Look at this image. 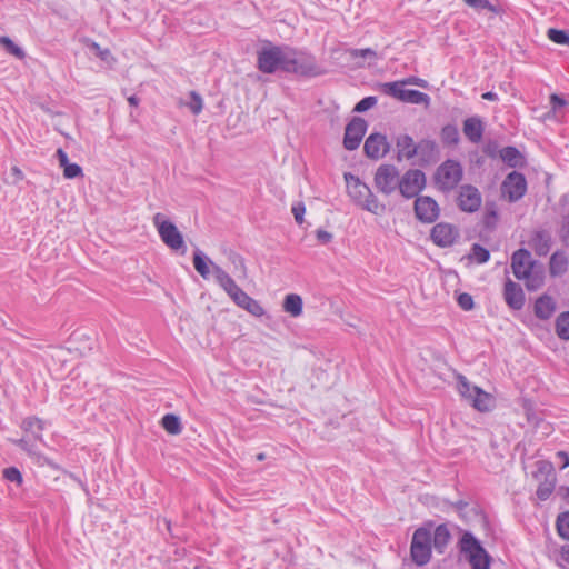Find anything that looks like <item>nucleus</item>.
Here are the masks:
<instances>
[{"label":"nucleus","instance_id":"1","mask_svg":"<svg viewBox=\"0 0 569 569\" xmlns=\"http://www.w3.org/2000/svg\"><path fill=\"white\" fill-rule=\"evenodd\" d=\"M283 72L301 78H315L325 74L326 69L309 51L288 46Z\"/></svg>","mask_w":569,"mask_h":569},{"label":"nucleus","instance_id":"2","mask_svg":"<svg viewBox=\"0 0 569 569\" xmlns=\"http://www.w3.org/2000/svg\"><path fill=\"white\" fill-rule=\"evenodd\" d=\"M511 269L515 277L526 281L528 290H537L543 282L542 271L527 249H518L511 257Z\"/></svg>","mask_w":569,"mask_h":569},{"label":"nucleus","instance_id":"3","mask_svg":"<svg viewBox=\"0 0 569 569\" xmlns=\"http://www.w3.org/2000/svg\"><path fill=\"white\" fill-rule=\"evenodd\" d=\"M345 180L348 194L356 204L373 214L379 216L385 212V204L378 200L368 184L352 173H346Z\"/></svg>","mask_w":569,"mask_h":569},{"label":"nucleus","instance_id":"4","mask_svg":"<svg viewBox=\"0 0 569 569\" xmlns=\"http://www.w3.org/2000/svg\"><path fill=\"white\" fill-rule=\"evenodd\" d=\"M458 547L472 569H490V556L470 531H462Z\"/></svg>","mask_w":569,"mask_h":569},{"label":"nucleus","instance_id":"5","mask_svg":"<svg viewBox=\"0 0 569 569\" xmlns=\"http://www.w3.org/2000/svg\"><path fill=\"white\" fill-rule=\"evenodd\" d=\"M288 46H276L268 42L257 52V67L258 69L268 74L282 71L284 69V61L287 59Z\"/></svg>","mask_w":569,"mask_h":569},{"label":"nucleus","instance_id":"6","mask_svg":"<svg viewBox=\"0 0 569 569\" xmlns=\"http://www.w3.org/2000/svg\"><path fill=\"white\" fill-rule=\"evenodd\" d=\"M432 546L431 530L426 527L416 529L410 546L412 561L419 567L427 565L431 559Z\"/></svg>","mask_w":569,"mask_h":569},{"label":"nucleus","instance_id":"7","mask_svg":"<svg viewBox=\"0 0 569 569\" xmlns=\"http://www.w3.org/2000/svg\"><path fill=\"white\" fill-rule=\"evenodd\" d=\"M463 169L459 161L448 159L436 170L435 182L442 191L453 190L462 180Z\"/></svg>","mask_w":569,"mask_h":569},{"label":"nucleus","instance_id":"8","mask_svg":"<svg viewBox=\"0 0 569 569\" xmlns=\"http://www.w3.org/2000/svg\"><path fill=\"white\" fill-rule=\"evenodd\" d=\"M426 187V176L419 169H409L401 177L399 176L398 190L406 199L415 198Z\"/></svg>","mask_w":569,"mask_h":569},{"label":"nucleus","instance_id":"9","mask_svg":"<svg viewBox=\"0 0 569 569\" xmlns=\"http://www.w3.org/2000/svg\"><path fill=\"white\" fill-rule=\"evenodd\" d=\"M373 182L379 192L389 196L398 188L399 170L393 164H380L376 170Z\"/></svg>","mask_w":569,"mask_h":569},{"label":"nucleus","instance_id":"10","mask_svg":"<svg viewBox=\"0 0 569 569\" xmlns=\"http://www.w3.org/2000/svg\"><path fill=\"white\" fill-rule=\"evenodd\" d=\"M383 93L393 97L402 102L413 104H426L430 102V97L421 91L405 89L400 83L386 82L381 86Z\"/></svg>","mask_w":569,"mask_h":569},{"label":"nucleus","instance_id":"11","mask_svg":"<svg viewBox=\"0 0 569 569\" xmlns=\"http://www.w3.org/2000/svg\"><path fill=\"white\" fill-rule=\"evenodd\" d=\"M527 191V181L522 173L512 171L501 184V193L510 202L520 200Z\"/></svg>","mask_w":569,"mask_h":569},{"label":"nucleus","instance_id":"12","mask_svg":"<svg viewBox=\"0 0 569 569\" xmlns=\"http://www.w3.org/2000/svg\"><path fill=\"white\" fill-rule=\"evenodd\" d=\"M537 472L533 475L535 478L539 479L540 475H545L543 481H540L537 489V497L539 500H547L555 490L556 475L553 472L552 463L547 461H538Z\"/></svg>","mask_w":569,"mask_h":569},{"label":"nucleus","instance_id":"13","mask_svg":"<svg viewBox=\"0 0 569 569\" xmlns=\"http://www.w3.org/2000/svg\"><path fill=\"white\" fill-rule=\"evenodd\" d=\"M367 131V122L359 117H355L346 127L343 137V147L347 150H356Z\"/></svg>","mask_w":569,"mask_h":569},{"label":"nucleus","instance_id":"14","mask_svg":"<svg viewBox=\"0 0 569 569\" xmlns=\"http://www.w3.org/2000/svg\"><path fill=\"white\" fill-rule=\"evenodd\" d=\"M482 202L481 193L480 191L471 186V184H463L459 189L458 194V207L463 212H476Z\"/></svg>","mask_w":569,"mask_h":569},{"label":"nucleus","instance_id":"15","mask_svg":"<svg viewBox=\"0 0 569 569\" xmlns=\"http://www.w3.org/2000/svg\"><path fill=\"white\" fill-rule=\"evenodd\" d=\"M154 226L162 239V241L173 250H178V229L167 220L162 213H157L153 218Z\"/></svg>","mask_w":569,"mask_h":569},{"label":"nucleus","instance_id":"16","mask_svg":"<svg viewBox=\"0 0 569 569\" xmlns=\"http://www.w3.org/2000/svg\"><path fill=\"white\" fill-rule=\"evenodd\" d=\"M415 212L420 221L431 223L439 217V206L431 197H418L415 201Z\"/></svg>","mask_w":569,"mask_h":569},{"label":"nucleus","instance_id":"17","mask_svg":"<svg viewBox=\"0 0 569 569\" xmlns=\"http://www.w3.org/2000/svg\"><path fill=\"white\" fill-rule=\"evenodd\" d=\"M459 232L457 228L450 223L440 222L433 226L431 230L432 241L442 248L450 247L455 243Z\"/></svg>","mask_w":569,"mask_h":569},{"label":"nucleus","instance_id":"18","mask_svg":"<svg viewBox=\"0 0 569 569\" xmlns=\"http://www.w3.org/2000/svg\"><path fill=\"white\" fill-rule=\"evenodd\" d=\"M365 153L368 158L378 160L389 151V143L386 136L381 133H371L365 141Z\"/></svg>","mask_w":569,"mask_h":569},{"label":"nucleus","instance_id":"19","mask_svg":"<svg viewBox=\"0 0 569 569\" xmlns=\"http://www.w3.org/2000/svg\"><path fill=\"white\" fill-rule=\"evenodd\" d=\"M503 297L506 303L513 310H520L525 306L526 298L523 290L511 279H508L505 283Z\"/></svg>","mask_w":569,"mask_h":569},{"label":"nucleus","instance_id":"20","mask_svg":"<svg viewBox=\"0 0 569 569\" xmlns=\"http://www.w3.org/2000/svg\"><path fill=\"white\" fill-rule=\"evenodd\" d=\"M417 153L421 164H429L437 161L439 157V148L435 140L422 139L417 143Z\"/></svg>","mask_w":569,"mask_h":569},{"label":"nucleus","instance_id":"21","mask_svg":"<svg viewBox=\"0 0 569 569\" xmlns=\"http://www.w3.org/2000/svg\"><path fill=\"white\" fill-rule=\"evenodd\" d=\"M552 244V238L547 230H536L529 240V246L533 249L536 254L545 257L549 253Z\"/></svg>","mask_w":569,"mask_h":569},{"label":"nucleus","instance_id":"22","mask_svg":"<svg viewBox=\"0 0 569 569\" xmlns=\"http://www.w3.org/2000/svg\"><path fill=\"white\" fill-rule=\"evenodd\" d=\"M232 301L240 308L244 309L254 317H261L264 313L262 306L248 296L242 289L231 297Z\"/></svg>","mask_w":569,"mask_h":569},{"label":"nucleus","instance_id":"23","mask_svg":"<svg viewBox=\"0 0 569 569\" xmlns=\"http://www.w3.org/2000/svg\"><path fill=\"white\" fill-rule=\"evenodd\" d=\"M463 134L472 143H479L482 139L485 127L482 120L475 116L463 121Z\"/></svg>","mask_w":569,"mask_h":569},{"label":"nucleus","instance_id":"24","mask_svg":"<svg viewBox=\"0 0 569 569\" xmlns=\"http://www.w3.org/2000/svg\"><path fill=\"white\" fill-rule=\"evenodd\" d=\"M212 274L217 283L227 292L230 298L241 289L236 283V281L217 264H212Z\"/></svg>","mask_w":569,"mask_h":569},{"label":"nucleus","instance_id":"25","mask_svg":"<svg viewBox=\"0 0 569 569\" xmlns=\"http://www.w3.org/2000/svg\"><path fill=\"white\" fill-rule=\"evenodd\" d=\"M396 147L398 151V160L412 159L417 153V143L409 134H400L396 140Z\"/></svg>","mask_w":569,"mask_h":569},{"label":"nucleus","instance_id":"26","mask_svg":"<svg viewBox=\"0 0 569 569\" xmlns=\"http://www.w3.org/2000/svg\"><path fill=\"white\" fill-rule=\"evenodd\" d=\"M451 540V532L447 523H441L436 527L431 541L435 549L442 553Z\"/></svg>","mask_w":569,"mask_h":569},{"label":"nucleus","instance_id":"27","mask_svg":"<svg viewBox=\"0 0 569 569\" xmlns=\"http://www.w3.org/2000/svg\"><path fill=\"white\" fill-rule=\"evenodd\" d=\"M556 309L555 301L549 296H542L535 303V315L542 320L549 319Z\"/></svg>","mask_w":569,"mask_h":569},{"label":"nucleus","instance_id":"28","mask_svg":"<svg viewBox=\"0 0 569 569\" xmlns=\"http://www.w3.org/2000/svg\"><path fill=\"white\" fill-rule=\"evenodd\" d=\"M469 402L476 410L480 412H486L491 409L493 400L491 395L479 388L473 389V396L469 400Z\"/></svg>","mask_w":569,"mask_h":569},{"label":"nucleus","instance_id":"29","mask_svg":"<svg viewBox=\"0 0 569 569\" xmlns=\"http://www.w3.org/2000/svg\"><path fill=\"white\" fill-rule=\"evenodd\" d=\"M212 264H214L209 258H207L202 251L196 250L193 256V266L197 272L203 278L208 279L212 272Z\"/></svg>","mask_w":569,"mask_h":569},{"label":"nucleus","instance_id":"30","mask_svg":"<svg viewBox=\"0 0 569 569\" xmlns=\"http://www.w3.org/2000/svg\"><path fill=\"white\" fill-rule=\"evenodd\" d=\"M302 298L296 293H289L283 300V310L291 317H299L302 315Z\"/></svg>","mask_w":569,"mask_h":569},{"label":"nucleus","instance_id":"31","mask_svg":"<svg viewBox=\"0 0 569 569\" xmlns=\"http://www.w3.org/2000/svg\"><path fill=\"white\" fill-rule=\"evenodd\" d=\"M568 259L562 251H556L549 262V270L551 276H561L567 271Z\"/></svg>","mask_w":569,"mask_h":569},{"label":"nucleus","instance_id":"32","mask_svg":"<svg viewBox=\"0 0 569 569\" xmlns=\"http://www.w3.org/2000/svg\"><path fill=\"white\" fill-rule=\"evenodd\" d=\"M347 54L349 56V58L355 61V64L357 67H362L363 63H361L359 61V59H363V60H370V61H376L377 60V52L370 48H366V49H349L347 50Z\"/></svg>","mask_w":569,"mask_h":569},{"label":"nucleus","instance_id":"33","mask_svg":"<svg viewBox=\"0 0 569 569\" xmlns=\"http://www.w3.org/2000/svg\"><path fill=\"white\" fill-rule=\"evenodd\" d=\"M500 158L509 167H518L521 163L522 156L515 147H505L500 150Z\"/></svg>","mask_w":569,"mask_h":569},{"label":"nucleus","instance_id":"34","mask_svg":"<svg viewBox=\"0 0 569 569\" xmlns=\"http://www.w3.org/2000/svg\"><path fill=\"white\" fill-rule=\"evenodd\" d=\"M457 390L459 395L469 401L473 396V389H479L477 386H472L469 380L461 373L457 375Z\"/></svg>","mask_w":569,"mask_h":569},{"label":"nucleus","instance_id":"35","mask_svg":"<svg viewBox=\"0 0 569 569\" xmlns=\"http://www.w3.org/2000/svg\"><path fill=\"white\" fill-rule=\"evenodd\" d=\"M441 140L445 144L456 146L459 140V131L455 124H446L440 132Z\"/></svg>","mask_w":569,"mask_h":569},{"label":"nucleus","instance_id":"36","mask_svg":"<svg viewBox=\"0 0 569 569\" xmlns=\"http://www.w3.org/2000/svg\"><path fill=\"white\" fill-rule=\"evenodd\" d=\"M556 333L560 339L569 340V311L562 312L557 317Z\"/></svg>","mask_w":569,"mask_h":569},{"label":"nucleus","instance_id":"37","mask_svg":"<svg viewBox=\"0 0 569 569\" xmlns=\"http://www.w3.org/2000/svg\"><path fill=\"white\" fill-rule=\"evenodd\" d=\"M21 427L26 432L31 433L34 438H40V433L43 430V422L36 417H29L22 421Z\"/></svg>","mask_w":569,"mask_h":569},{"label":"nucleus","instance_id":"38","mask_svg":"<svg viewBox=\"0 0 569 569\" xmlns=\"http://www.w3.org/2000/svg\"><path fill=\"white\" fill-rule=\"evenodd\" d=\"M0 48L18 59H22L24 57L22 48L16 44L9 37H0Z\"/></svg>","mask_w":569,"mask_h":569},{"label":"nucleus","instance_id":"39","mask_svg":"<svg viewBox=\"0 0 569 569\" xmlns=\"http://www.w3.org/2000/svg\"><path fill=\"white\" fill-rule=\"evenodd\" d=\"M184 104L190 109L192 114H199L203 109V99L198 92L190 91L189 98Z\"/></svg>","mask_w":569,"mask_h":569},{"label":"nucleus","instance_id":"40","mask_svg":"<svg viewBox=\"0 0 569 569\" xmlns=\"http://www.w3.org/2000/svg\"><path fill=\"white\" fill-rule=\"evenodd\" d=\"M469 258L476 261L477 263H486L490 258V252L485 247L475 243L471 247Z\"/></svg>","mask_w":569,"mask_h":569},{"label":"nucleus","instance_id":"41","mask_svg":"<svg viewBox=\"0 0 569 569\" xmlns=\"http://www.w3.org/2000/svg\"><path fill=\"white\" fill-rule=\"evenodd\" d=\"M557 530L560 537L569 540V512L561 513L558 517Z\"/></svg>","mask_w":569,"mask_h":569},{"label":"nucleus","instance_id":"42","mask_svg":"<svg viewBox=\"0 0 569 569\" xmlns=\"http://www.w3.org/2000/svg\"><path fill=\"white\" fill-rule=\"evenodd\" d=\"M547 34L552 42L569 46V34L566 31L551 28Z\"/></svg>","mask_w":569,"mask_h":569},{"label":"nucleus","instance_id":"43","mask_svg":"<svg viewBox=\"0 0 569 569\" xmlns=\"http://www.w3.org/2000/svg\"><path fill=\"white\" fill-rule=\"evenodd\" d=\"M3 478L12 483H16L17 486H21L23 478L21 472L16 467H9L3 470Z\"/></svg>","mask_w":569,"mask_h":569},{"label":"nucleus","instance_id":"44","mask_svg":"<svg viewBox=\"0 0 569 569\" xmlns=\"http://www.w3.org/2000/svg\"><path fill=\"white\" fill-rule=\"evenodd\" d=\"M498 220V211L495 204H488L483 217V223L487 228H493Z\"/></svg>","mask_w":569,"mask_h":569},{"label":"nucleus","instance_id":"45","mask_svg":"<svg viewBox=\"0 0 569 569\" xmlns=\"http://www.w3.org/2000/svg\"><path fill=\"white\" fill-rule=\"evenodd\" d=\"M162 426L169 433H178V416L173 413L166 415L162 418Z\"/></svg>","mask_w":569,"mask_h":569},{"label":"nucleus","instance_id":"46","mask_svg":"<svg viewBox=\"0 0 569 569\" xmlns=\"http://www.w3.org/2000/svg\"><path fill=\"white\" fill-rule=\"evenodd\" d=\"M469 7L476 10H488L491 12L496 11L493 4L490 3L489 0H463Z\"/></svg>","mask_w":569,"mask_h":569},{"label":"nucleus","instance_id":"47","mask_svg":"<svg viewBox=\"0 0 569 569\" xmlns=\"http://www.w3.org/2000/svg\"><path fill=\"white\" fill-rule=\"evenodd\" d=\"M377 98L376 97H366L361 99L353 108V111L356 112H365L369 110L370 108L375 107L377 104Z\"/></svg>","mask_w":569,"mask_h":569},{"label":"nucleus","instance_id":"48","mask_svg":"<svg viewBox=\"0 0 569 569\" xmlns=\"http://www.w3.org/2000/svg\"><path fill=\"white\" fill-rule=\"evenodd\" d=\"M457 302L462 310L469 311L473 309V298L467 292H462L457 297Z\"/></svg>","mask_w":569,"mask_h":569},{"label":"nucleus","instance_id":"49","mask_svg":"<svg viewBox=\"0 0 569 569\" xmlns=\"http://www.w3.org/2000/svg\"><path fill=\"white\" fill-rule=\"evenodd\" d=\"M82 176V168L77 163H69L63 169V177L66 179H74Z\"/></svg>","mask_w":569,"mask_h":569},{"label":"nucleus","instance_id":"50","mask_svg":"<svg viewBox=\"0 0 569 569\" xmlns=\"http://www.w3.org/2000/svg\"><path fill=\"white\" fill-rule=\"evenodd\" d=\"M393 83H400V86H402V87L408 86V84L418 86L420 88L428 87V82L425 79H421V78H418L415 76L408 77V78L399 80V81H395Z\"/></svg>","mask_w":569,"mask_h":569},{"label":"nucleus","instance_id":"51","mask_svg":"<svg viewBox=\"0 0 569 569\" xmlns=\"http://www.w3.org/2000/svg\"><path fill=\"white\" fill-rule=\"evenodd\" d=\"M295 220L298 224H301L303 222V214L306 212V207L303 202H297L292 206L291 209Z\"/></svg>","mask_w":569,"mask_h":569},{"label":"nucleus","instance_id":"52","mask_svg":"<svg viewBox=\"0 0 569 569\" xmlns=\"http://www.w3.org/2000/svg\"><path fill=\"white\" fill-rule=\"evenodd\" d=\"M91 48L94 50L96 54L103 61L110 62L112 60V56L108 49H102L98 43L93 42Z\"/></svg>","mask_w":569,"mask_h":569},{"label":"nucleus","instance_id":"53","mask_svg":"<svg viewBox=\"0 0 569 569\" xmlns=\"http://www.w3.org/2000/svg\"><path fill=\"white\" fill-rule=\"evenodd\" d=\"M560 238L565 244H569V214L563 217L560 228Z\"/></svg>","mask_w":569,"mask_h":569},{"label":"nucleus","instance_id":"54","mask_svg":"<svg viewBox=\"0 0 569 569\" xmlns=\"http://www.w3.org/2000/svg\"><path fill=\"white\" fill-rule=\"evenodd\" d=\"M550 104L552 107V110L556 111L557 109L565 107L567 104V102L563 98L553 93L550 96Z\"/></svg>","mask_w":569,"mask_h":569},{"label":"nucleus","instance_id":"55","mask_svg":"<svg viewBox=\"0 0 569 569\" xmlns=\"http://www.w3.org/2000/svg\"><path fill=\"white\" fill-rule=\"evenodd\" d=\"M316 237H317L318 241L323 243V244L330 242L331 239H332V234L330 232L326 231V230H322V229H318L316 231Z\"/></svg>","mask_w":569,"mask_h":569},{"label":"nucleus","instance_id":"56","mask_svg":"<svg viewBox=\"0 0 569 569\" xmlns=\"http://www.w3.org/2000/svg\"><path fill=\"white\" fill-rule=\"evenodd\" d=\"M56 156H57V159H58V162H59V166L64 169L66 166H68L70 162H69V158H68V154L66 151H63L62 149H58L57 152H56Z\"/></svg>","mask_w":569,"mask_h":569},{"label":"nucleus","instance_id":"57","mask_svg":"<svg viewBox=\"0 0 569 569\" xmlns=\"http://www.w3.org/2000/svg\"><path fill=\"white\" fill-rule=\"evenodd\" d=\"M556 457L561 461V469L569 467V455L565 451H558Z\"/></svg>","mask_w":569,"mask_h":569},{"label":"nucleus","instance_id":"58","mask_svg":"<svg viewBox=\"0 0 569 569\" xmlns=\"http://www.w3.org/2000/svg\"><path fill=\"white\" fill-rule=\"evenodd\" d=\"M19 445L21 446V448L23 450H26L29 455H36V451L33 449V446L32 445H29L24 439H21L19 441Z\"/></svg>","mask_w":569,"mask_h":569},{"label":"nucleus","instance_id":"59","mask_svg":"<svg viewBox=\"0 0 569 569\" xmlns=\"http://www.w3.org/2000/svg\"><path fill=\"white\" fill-rule=\"evenodd\" d=\"M482 98L485 100H489V101H497L498 100V94L496 92L488 91V92H485L482 94Z\"/></svg>","mask_w":569,"mask_h":569},{"label":"nucleus","instance_id":"60","mask_svg":"<svg viewBox=\"0 0 569 569\" xmlns=\"http://www.w3.org/2000/svg\"><path fill=\"white\" fill-rule=\"evenodd\" d=\"M128 102L130 103V106L137 107L139 104V99L136 96H131L128 98Z\"/></svg>","mask_w":569,"mask_h":569},{"label":"nucleus","instance_id":"61","mask_svg":"<svg viewBox=\"0 0 569 569\" xmlns=\"http://www.w3.org/2000/svg\"><path fill=\"white\" fill-rule=\"evenodd\" d=\"M453 507L458 510H462L467 507V502L462 501V500H459L457 502L453 503Z\"/></svg>","mask_w":569,"mask_h":569},{"label":"nucleus","instance_id":"62","mask_svg":"<svg viewBox=\"0 0 569 569\" xmlns=\"http://www.w3.org/2000/svg\"><path fill=\"white\" fill-rule=\"evenodd\" d=\"M187 250V246L182 239V236L180 234V253H184Z\"/></svg>","mask_w":569,"mask_h":569},{"label":"nucleus","instance_id":"63","mask_svg":"<svg viewBox=\"0 0 569 569\" xmlns=\"http://www.w3.org/2000/svg\"><path fill=\"white\" fill-rule=\"evenodd\" d=\"M264 458H266V455L262 452L257 455V459L260 461L264 460Z\"/></svg>","mask_w":569,"mask_h":569},{"label":"nucleus","instance_id":"64","mask_svg":"<svg viewBox=\"0 0 569 569\" xmlns=\"http://www.w3.org/2000/svg\"><path fill=\"white\" fill-rule=\"evenodd\" d=\"M565 559H568V560H569V556H568V557H565Z\"/></svg>","mask_w":569,"mask_h":569}]
</instances>
